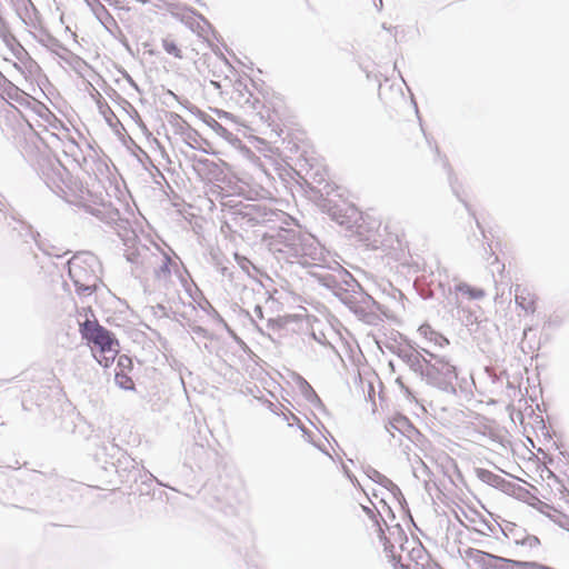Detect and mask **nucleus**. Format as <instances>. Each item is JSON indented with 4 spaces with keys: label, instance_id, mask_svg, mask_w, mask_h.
<instances>
[{
    "label": "nucleus",
    "instance_id": "obj_1",
    "mask_svg": "<svg viewBox=\"0 0 569 569\" xmlns=\"http://www.w3.org/2000/svg\"><path fill=\"white\" fill-rule=\"evenodd\" d=\"M80 333L97 362L103 368L111 367L120 351V343L114 335L97 320L88 319L80 323Z\"/></svg>",
    "mask_w": 569,
    "mask_h": 569
},
{
    "label": "nucleus",
    "instance_id": "obj_2",
    "mask_svg": "<svg viewBox=\"0 0 569 569\" xmlns=\"http://www.w3.org/2000/svg\"><path fill=\"white\" fill-rule=\"evenodd\" d=\"M349 527L353 535L363 543L371 546L381 545L385 551L389 552L393 559L396 555L393 546L385 537L383 529L378 520L376 512L367 507L359 506L349 517Z\"/></svg>",
    "mask_w": 569,
    "mask_h": 569
},
{
    "label": "nucleus",
    "instance_id": "obj_3",
    "mask_svg": "<svg viewBox=\"0 0 569 569\" xmlns=\"http://www.w3.org/2000/svg\"><path fill=\"white\" fill-rule=\"evenodd\" d=\"M69 276L78 292L91 293L97 288L100 262L91 252H78L68 261Z\"/></svg>",
    "mask_w": 569,
    "mask_h": 569
},
{
    "label": "nucleus",
    "instance_id": "obj_4",
    "mask_svg": "<svg viewBox=\"0 0 569 569\" xmlns=\"http://www.w3.org/2000/svg\"><path fill=\"white\" fill-rule=\"evenodd\" d=\"M422 373L435 386H442L457 378L456 366L447 357H441L423 349Z\"/></svg>",
    "mask_w": 569,
    "mask_h": 569
},
{
    "label": "nucleus",
    "instance_id": "obj_5",
    "mask_svg": "<svg viewBox=\"0 0 569 569\" xmlns=\"http://www.w3.org/2000/svg\"><path fill=\"white\" fill-rule=\"evenodd\" d=\"M117 359V370L114 380L116 383L124 389V390H133L134 381L129 376V373L133 369L132 359L127 355H118Z\"/></svg>",
    "mask_w": 569,
    "mask_h": 569
},
{
    "label": "nucleus",
    "instance_id": "obj_6",
    "mask_svg": "<svg viewBox=\"0 0 569 569\" xmlns=\"http://www.w3.org/2000/svg\"><path fill=\"white\" fill-rule=\"evenodd\" d=\"M515 301L527 313H533L537 307V297L527 286L517 284L515 288Z\"/></svg>",
    "mask_w": 569,
    "mask_h": 569
},
{
    "label": "nucleus",
    "instance_id": "obj_7",
    "mask_svg": "<svg viewBox=\"0 0 569 569\" xmlns=\"http://www.w3.org/2000/svg\"><path fill=\"white\" fill-rule=\"evenodd\" d=\"M455 293L457 300L459 298L466 299V300H480L485 298L486 292L483 289L479 287L471 286L467 282H460L455 286Z\"/></svg>",
    "mask_w": 569,
    "mask_h": 569
},
{
    "label": "nucleus",
    "instance_id": "obj_8",
    "mask_svg": "<svg viewBox=\"0 0 569 569\" xmlns=\"http://www.w3.org/2000/svg\"><path fill=\"white\" fill-rule=\"evenodd\" d=\"M418 333L426 341L431 342L435 346L445 347L449 345V340L441 333L433 330L432 327L428 323L421 325L418 329Z\"/></svg>",
    "mask_w": 569,
    "mask_h": 569
},
{
    "label": "nucleus",
    "instance_id": "obj_9",
    "mask_svg": "<svg viewBox=\"0 0 569 569\" xmlns=\"http://www.w3.org/2000/svg\"><path fill=\"white\" fill-rule=\"evenodd\" d=\"M389 430L393 429L402 435L410 433L415 427L411 421L403 415L397 413L389 421Z\"/></svg>",
    "mask_w": 569,
    "mask_h": 569
},
{
    "label": "nucleus",
    "instance_id": "obj_10",
    "mask_svg": "<svg viewBox=\"0 0 569 569\" xmlns=\"http://www.w3.org/2000/svg\"><path fill=\"white\" fill-rule=\"evenodd\" d=\"M162 46H163L164 51L168 54L173 56L174 58H179V59L182 58L181 49L173 39H171V38L163 39Z\"/></svg>",
    "mask_w": 569,
    "mask_h": 569
},
{
    "label": "nucleus",
    "instance_id": "obj_11",
    "mask_svg": "<svg viewBox=\"0 0 569 569\" xmlns=\"http://www.w3.org/2000/svg\"><path fill=\"white\" fill-rule=\"evenodd\" d=\"M289 321H290V317L270 319L269 328H271L272 330H279V329L283 328Z\"/></svg>",
    "mask_w": 569,
    "mask_h": 569
},
{
    "label": "nucleus",
    "instance_id": "obj_12",
    "mask_svg": "<svg viewBox=\"0 0 569 569\" xmlns=\"http://www.w3.org/2000/svg\"><path fill=\"white\" fill-rule=\"evenodd\" d=\"M511 562L520 568H523V569H550V568L541 566L537 562H529V561H511Z\"/></svg>",
    "mask_w": 569,
    "mask_h": 569
},
{
    "label": "nucleus",
    "instance_id": "obj_13",
    "mask_svg": "<svg viewBox=\"0 0 569 569\" xmlns=\"http://www.w3.org/2000/svg\"><path fill=\"white\" fill-rule=\"evenodd\" d=\"M313 451H315L316 456H317L319 459H325L326 461H329V462L331 461V457H330V456H328L327 453L321 452V451H319V450H317V449H315Z\"/></svg>",
    "mask_w": 569,
    "mask_h": 569
},
{
    "label": "nucleus",
    "instance_id": "obj_14",
    "mask_svg": "<svg viewBox=\"0 0 569 569\" xmlns=\"http://www.w3.org/2000/svg\"><path fill=\"white\" fill-rule=\"evenodd\" d=\"M523 542L528 543L529 546H538L540 543L537 537H529Z\"/></svg>",
    "mask_w": 569,
    "mask_h": 569
},
{
    "label": "nucleus",
    "instance_id": "obj_15",
    "mask_svg": "<svg viewBox=\"0 0 569 569\" xmlns=\"http://www.w3.org/2000/svg\"><path fill=\"white\" fill-rule=\"evenodd\" d=\"M422 548L421 547H418V548H413L412 549V552H417L418 555L422 553Z\"/></svg>",
    "mask_w": 569,
    "mask_h": 569
},
{
    "label": "nucleus",
    "instance_id": "obj_16",
    "mask_svg": "<svg viewBox=\"0 0 569 569\" xmlns=\"http://www.w3.org/2000/svg\"><path fill=\"white\" fill-rule=\"evenodd\" d=\"M412 127H413L415 131L419 133L420 130H419L418 124L416 123V121L412 122Z\"/></svg>",
    "mask_w": 569,
    "mask_h": 569
},
{
    "label": "nucleus",
    "instance_id": "obj_17",
    "mask_svg": "<svg viewBox=\"0 0 569 569\" xmlns=\"http://www.w3.org/2000/svg\"><path fill=\"white\" fill-rule=\"evenodd\" d=\"M399 569H410L409 566L401 563Z\"/></svg>",
    "mask_w": 569,
    "mask_h": 569
},
{
    "label": "nucleus",
    "instance_id": "obj_18",
    "mask_svg": "<svg viewBox=\"0 0 569 569\" xmlns=\"http://www.w3.org/2000/svg\"><path fill=\"white\" fill-rule=\"evenodd\" d=\"M18 47H19V48H18V52L23 51V48H22L21 46H18Z\"/></svg>",
    "mask_w": 569,
    "mask_h": 569
},
{
    "label": "nucleus",
    "instance_id": "obj_19",
    "mask_svg": "<svg viewBox=\"0 0 569 569\" xmlns=\"http://www.w3.org/2000/svg\"><path fill=\"white\" fill-rule=\"evenodd\" d=\"M398 561L401 562L402 561V557L401 556H398Z\"/></svg>",
    "mask_w": 569,
    "mask_h": 569
}]
</instances>
